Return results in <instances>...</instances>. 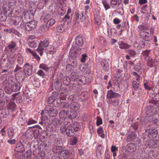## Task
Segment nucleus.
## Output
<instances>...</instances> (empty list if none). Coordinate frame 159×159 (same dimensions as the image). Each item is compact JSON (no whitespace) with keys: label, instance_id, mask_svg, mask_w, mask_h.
Wrapping results in <instances>:
<instances>
[{"label":"nucleus","instance_id":"nucleus-1","mask_svg":"<svg viewBox=\"0 0 159 159\" xmlns=\"http://www.w3.org/2000/svg\"><path fill=\"white\" fill-rule=\"evenodd\" d=\"M80 126L78 122L73 123L67 127L66 134L68 136H71L75 134V132L79 130Z\"/></svg>","mask_w":159,"mask_h":159},{"label":"nucleus","instance_id":"nucleus-2","mask_svg":"<svg viewBox=\"0 0 159 159\" xmlns=\"http://www.w3.org/2000/svg\"><path fill=\"white\" fill-rule=\"evenodd\" d=\"M145 131L143 133V138L145 139H147L149 140L151 138H154L156 137L157 132L155 129H145Z\"/></svg>","mask_w":159,"mask_h":159},{"label":"nucleus","instance_id":"nucleus-3","mask_svg":"<svg viewBox=\"0 0 159 159\" xmlns=\"http://www.w3.org/2000/svg\"><path fill=\"white\" fill-rule=\"evenodd\" d=\"M9 84L12 88L13 91L16 92L20 89V83L16 79L12 78L10 79L7 85Z\"/></svg>","mask_w":159,"mask_h":159},{"label":"nucleus","instance_id":"nucleus-4","mask_svg":"<svg viewBox=\"0 0 159 159\" xmlns=\"http://www.w3.org/2000/svg\"><path fill=\"white\" fill-rule=\"evenodd\" d=\"M49 44V40L47 39H45L43 41L39 42V45L36 51L38 52L41 56H42L43 54V51L44 48H47Z\"/></svg>","mask_w":159,"mask_h":159},{"label":"nucleus","instance_id":"nucleus-5","mask_svg":"<svg viewBox=\"0 0 159 159\" xmlns=\"http://www.w3.org/2000/svg\"><path fill=\"white\" fill-rule=\"evenodd\" d=\"M42 112L48 115L49 116L54 117L56 116L58 113L57 109L53 108L49 105L47 106L45 108L44 110Z\"/></svg>","mask_w":159,"mask_h":159},{"label":"nucleus","instance_id":"nucleus-6","mask_svg":"<svg viewBox=\"0 0 159 159\" xmlns=\"http://www.w3.org/2000/svg\"><path fill=\"white\" fill-rule=\"evenodd\" d=\"M81 49L79 47H72L70 49L69 54L73 58H79L81 53Z\"/></svg>","mask_w":159,"mask_h":159},{"label":"nucleus","instance_id":"nucleus-7","mask_svg":"<svg viewBox=\"0 0 159 159\" xmlns=\"http://www.w3.org/2000/svg\"><path fill=\"white\" fill-rule=\"evenodd\" d=\"M138 29H139L138 32L139 34L147 30L149 31L151 34H153L154 33V29L149 25H145L143 24L140 25L138 26Z\"/></svg>","mask_w":159,"mask_h":159},{"label":"nucleus","instance_id":"nucleus-8","mask_svg":"<svg viewBox=\"0 0 159 159\" xmlns=\"http://www.w3.org/2000/svg\"><path fill=\"white\" fill-rule=\"evenodd\" d=\"M36 25L37 22L34 20H32L25 24V28L27 31H30L34 30Z\"/></svg>","mask_w":159,"mask_h":159},{"label":"nucleus","instance_id":"nucleus-9","mask_svg":"<svg viewBox=\"0 0 159 159\" xmlns=\"http://www.w3.org/2000/svg\"><path fill=\"white\" fill-rule=\"evenodd\" d=\"M33 66L30 65L29 63H26L24 66V72L22 70L20 71L22 73H24L27 74L28 76L30 75L32 73Z\"/></svg>","mask_w":159,"mask_h":159},{"label":"nucleus","instance_id":"nucleus-10","mask_svg":"<svg viewBox=\"0 0 159 159\" xmlns=\"http://www.w3.org/2000/svg\"><path fill=\"white\" fill-rule=\"evenodd\" d=\"M71 156H73L71 152L67 149H64V148L60 152V157L61 159H68Z\"/></svg>","mask_w":159,"mask_h":159},{"label":"nucleus","instance_id":"nucleus-11","mask_svg":"<svg viewBox=\"0 0 159 159\" xmlns=\"http://www.w3.org/2000/svg\"><path fill=\"white\" fill-rule=\"evenodd\" d=\"M7 49L10 52H14L17 49V43L16 42L11 41L7 44Z\"/></svg>","mask_w":159,"mask_h":159},{"label":"nucleus","instance_id":"nucleus-12","mask_svg":"<svg viewBox=\"0 0 159 159\" xmlns=\"http://www.w3.org/2000/svg\"><path fill=\"white\" fill-rule=\"evenodd\" d=\"M139 36L143 40L149 41L152 39L151 35L153 34H151L150 32L147 31V30L140 34Z\"/></svg>","mask_w":159,"mask_h":159},{"label":"nucleus","instance_id":"nucleus-13","mask_svg":"<svg viewBox=\"0 0 159 159\" xmlns=\"http://www.w3.org/2000/svg\"><path fill=\"white\" fill-rule=\"evenodd\" d=\"M2 12L7 17H11L12 14V10L7 6H3Z\"/></svg>","mask_w":159,"mask_h":159},{"label":"nucleus","instance_id":"nucleus-14","mask_svg":"<svg viewBox=\"0 0 159 159\" xmlns=\"http://www.w3.org/2000/svg\"><path fill=\"white\" fill-rule=\"evenodd\" d=\"M16 58L14 57H10L7 58L6 63L4 65V66L6 68H10L13 66L15 63Z\"/></svg>","mask_w":159,"mask_h":159},{"label":"nucleus","instance_id":"nucleus-15","mask_svg":"<svg viewBox=\"0 0 159 159\" xmlns=\"http://www.w3.org/2000/svg\"><path fill=\"white\" fill-rule=\"evenodd\" d=\"M121 0H113L110 2V6L113 9L119 8L120 7Z\"/></svg>","mask_w":159,"mask_h":159},{"label":"nucleus","instance_id":"nucleus-16","mask_svg":"<svg viewBox=\"0 0 159 159\" xmlns=\"http://www.w3.org/2000/svg\"><path fill=\"white\" fill-rule=\"evenodd\" d=\"M154 108L152 105H148L147 106L145 111L146 114L148 117L151 116L153 114Z\"/></svg>","mask_w":159,"mask_h":159},{"label":"nucleus","instance_id":"nucleus-17","mask_svg":"<svg viewBox=\"0 0 159 159\" xmlns=\"http://www.w3.org/2000/svg\"><path fill=\"white\" fill-rule=\"evenodd\" d=\"M120 94L114 92L112 90H110L108 91L107 94V97L109 99L117 98L120 96Z\"/></svg>","mask_w":159,"mask_h":159},{"label":"nucleus","instance_id":"nucleus-18","mask_svg":"<svg viewBox=\"0 0 159 159\" xmlns=\"http://www.w3.org/2000/svg\"><path fill=\"white\" fill-rule=\"evenodd\" d=\"M34 136V131L31 129L27 130L23 134V136H25L28 139H32Z\"/></svg>","mask_w":159,"mask_h":159},{"label":"nucleus","instance_id":"nucleus-19","mask_svg":"<svg viewBox=\"0 0 159 159\" xmlns=\"http://www.w3.org/2000/svg\"><path fill=\"white\" fill-rule=\"evenodd\" d=\"M137 149V147L134 143H129L126 146L127 150L130 152H132L135 151Z\"/></svg>","mask_w":159,"mask_h":159},{"label":"nucleus","instance_id":"nucleus-20","mask_svg":"<svg viewBox=\"0 0 159 159\" xmlns=\"http://www.w3.org/2000/svg\"><path fill=\"white\" fill-rule=\"evenodd\" d=\"M66 115L71 119H74L77 117V113L76 111L70 110L66 112Z\"/></svg>","mask_w":159,"mask_h":159},{"label":"nucleus","instance_id":"nucleus-21","mask_svg":"<svg viewBox=\"0 0 159 159\" xmlns=\"http://www.w3.org/2000/svg\"><path fill=\"white\" fill-rule=\"evenodd\" d=\"M76 44L79 46H82L84 43V40L83 38L80 36H77L75 39Z\"/></svg>","mask_w":159,"mask_h":159},{"label":"nucleus","instance_id":"nucleus-22","mask_svg":"<svg viewBox=\"0 0 159 159\" xmlns=\"http://www.w3.org/2000/svg\"><path fill=\"white\" fill-rule=\"evenodd\" d=\"M101 65L103 70L106 71L109 70V65L108 62L107 60L103 59L101 61Z\"/></svg>","mask_w":159,"mask_h":159},{"label":"nucleus","instance_id":"nucleus-23","mask_svg":"<svg viewBox=\"0 0 159 159\" xmlns=\"http://www.w3.org/2000/svg\"><path fill=\"white\" fill-rule=\"evenodd\" d=\"M24 157L25 159H34L35 156L34 155V154L32 156L31 151L28 150L25 153Z\"/></svg>","mask_w":159,"mask_h":159},{"label":"nucleus","instance_id":"nucleus-24","mask_svg":"<svg viewBox=\"0 0 159 159\" xmlns=\"http://www.w3.org/2000/svg\"><path fill=\"white\" fill-rule=\"evenodd\" d=\"M67 28V26L65 24H63L61 25L58 26L56 28L57 31L60 33L65 31Z\"/></svg>","mask_w":159,"mask_h":159},{"label":"nucleus","instance_id":"nucleus-25","mask_svg":"<svg viewBox=\"0 0 159 159\" xmlns=\"http://www.w3.org/2000/svg\"><path fill=\"white\" fill-rule=\"evenodd\" d=\"M119 47L122 49H128L131 46L123 41L119 42L118 43Z\"/></svg>","mask_w":159,"mask_h":159},{"label":"nucleus","instance_id":"nucleus-26","mask_svg":"<svg viewBox=\"0 0 159 159\" xmlns=\"http://www.w3.org/2000/svg\"><path fill=\"white\" fill-rule=\"evenodd\" d=\"M63 148L61 146H55L52 148V151L55 154H57L61 152Z\"/></svg>","mask_w":159,"mask_h":159},{"label":"nucleus","instance_id":"nucleus-27","mask_svg":"<svg viewBox=\"0 0 159 159\" xmlns=\"http://www.w3.org/2000/svg\"><path fill=\"white\" fill-rule=\"evenodd\" d=\"M15 150L18 152H21L25 151L23 145L21 143H19L16 145Z\"/></svg>","mask_w":159,"mask_h":159},{"label":"nucleus","instance_id":"nucleus-28","mask_svg":"<svg viewBox=\"0 0 159 159\" xmlns=\"http://www.w3.org/2000/svg\"><path fill=\"white\" fill-rule=\"evenodd\" d=\"M70 107L71 110L74 111H78L80 109V106L76 102H72L70 103Z\"/></svg>","mask_w":159,"mask_h":159},{"label":"nucleus","instance_id":"nucleus-29","mask_svg":"<svg viewBox=\"0 0 159 159\" xmlns=\"http://www.w3.org/2000/svg\"><path fill=\"white\" fill-rule=\"evenodd\" d=\"M77 82L80 85L85 84L86 83V78L84 76L81 75L79 77Z\"/></svg>","mask_w":159,"mask_h":159},{"label":"nucleus","instance_id":"nucleus-30","mask_svg":"<svg viewBox=\"0 0 159 159\" xmlns=\"http://www.w3.org/2000/svg\"><path fill=\"white\" fill-rule=\"evenodd\" d=\"M22 18L21 17L17 16L14 19H12L11 21L12 23L15 25H18L20 22Z\"/></svg>","mask_w":159,"mask_h":159},{"label":"nucleus","instance_id":"nucleus-31","mask_svg":"<svg viewBox=\"0 0 159 159\" xmlns=\"http://www.w3.org/2000/svg\"><path fill=\"white\" fill-rule=\"evenodd\" d=\"M84 11H83L80 14V12L79 11H76L75 13V19L76 20H77L79 19H82L84 16Z\"/></svg>","mask_w":159,"mask_h":159},{"label":"nucleus","instance_id":"nucleus-32","mask_svg":"<svg viewBox=\"0 0 159 159\" xmlns=\"http://www.w3.org/2000/svg\"><path fill=\"white\" fill-rule=\"evenodd\" d=\"M29 44L30 47L35 48L38 46H39V42L38 40H34L29 42Z\"/></svg>","mask_w":159,"mask_h":159},{"label":"nucleus","instance_id":"nucleus-33","mask_svg":"<svg viewBox=\"0 0 159 159\" xmlns=\"http://www.w3.org/2000/svg\"><path fill=\"white\" fill-rule=\"evenodd\" d=\"M94 23L95 24L98 25L99 21V12L98 11L94 12Z\"/></svg>","mask_w":159,"mask_h":159},{"label":"nucleus","instance_id":"nucleus-34","mask_svg":"<svg viewBox=\"0 0 159 159\" xmlns=\"http://www.w3.org/2000/svg\"><path fill=\"white\" fill-rule=\"evenodd\" d=\"M7 107L11 111H14L16 107V105L14 102H10L8 105Z\"/></svg>","mask_w":159,"mask_h":159},{"label":"nucleus","instance_id":"nucleus-35","mask_svg":"<svg viewBox=\"0 0 159 159\" xmlns=\"http://www.w3.org/2000/svg\"><path fill=\"white\" fill-rule=\"evenodd\" d=\"M24 18L26 20L30 19L32 17V13L30 11H26L24 13Z\"/></svg>","mask_w":159,"mask_h":159},{"label":"nucleus","instance_id":"nucleus-36","mask_svg":"<svg viewBox=\"0 0 159 159\" xmlns=\"http://www.w3.org/2000/svg\"><path fill=\"white\" fill-rule=\"evenodd\" d=\"M138 122H136L134 123L132 125H131L130 130L131 132L133 133L135 132L138 130Z\"/></svg>","mask_w":159,"mask_h":159},{"label":"nucleus","instance_id":"nucleus-37","mask_svg":"<svg viewBox=\"0 0 159 159\" xmlns=\"http://www.w3.org/2000/svg\"><path fill=\"white\" fill-rule=\"evenodd\" d=\"M39 142L38 140H36L33 141L31 144V147H32L34 148V149H33V151L37 149L39 147Z\"/></svg>","mask_w":159,"mask_h":159},{"label":"nucleus","instance_id":"nucleus-38","mask_svg":"<svg viewBox=\"0 0 159 159\" xmlns=\"http://www.w3.org/2000/svg\"><path fill=\"white\" fill-rule=\"evenodd\" d=\"M120 84L118 81H116L114 83L113 88L115 91L119 90L120 89Z\"/></svg>","mask_w":159,"mask_h":159},{"label":"nucleus","instance_id":"nucleus-39","mask_svg":"<svg viewBox=\"0 0 159 159\" xmlns=\"http://www.w3.org/2000/svg\"><path fill=\"white\" fill-rule=\"evenodd\" d=\"M136 134L133 133L129 134L127 137V140L129 141H131L133 139H136L137 137Z\"/></svg>","mask_w":159,"mask_h":159},{"label":"nucleus","instance_id":"nucleus-40","mask_svg":"<svg viewBox=\"0 0 159 159\" xmlns=\"http://www.w3.org/2000/svg\"><path fill=\"white\" fill-rule=\"evenodd\" d=\"M151 144L152 145L151 146L152 148H156L159 146V140H154L151 142Z\"/></svg>","mask_w":159,"mask_h":159},{"label":"nucleus","instance_id":"nucleus-41","mask_svg":"<svg viewBox=\"0 0 159 159\" xmlns=\"http://www.w3.org/2000/svg\"><path fill=\"white\" fill-rule=\"evenodd\" d=\"M10 86L9 84L7 85V83L6 84V86L4 88L5 92L8 94L11 93L13 91L11 88H10Z\"/></svg>","mask_w":159,"mask_h":159},{"label":"nucleus","instance_id":"nucleus-42","mask_svg":"<svg viewBox=\"0 0 159 159\" xmlns=\"http://www.w3.org/2000/svg\"><path fill=\"white\" fill-rule=\"evenodd\" d=\"M56 48L54 47L49 48H48L47 52L48 53L52 54L56 52Z\"/></svg>","mask_w":159,"mask_h":159},{"label":"nucleus","instance_id":"nucleus-43","mask_svg":"<svg viewBox=\"0 0 159 159\" xmlns=\"http://www.w3.org/2000/svg\"><path fill=\"white\" fill-rule=\"evenodd\" d=\"M39 68L42 69L46 71H48L49 70V68L48 66L45 64H41L40 65Z\"/></svg>","mask_w":159,"mask_h":159},{"label":"nucleus","instance_id":"nucleus-44","mask_svg":"<svg viewBox=\"0 0 159 159\" xmlns=\"http://www.w3.org/2000/svg\"><path fill=\"white\" fill-rule=\"evenodd\" d=\"M78 141V139L77 138L75 137H72L70 139V144L72 145H75Z\"/></svg>","mask_w":159,"mask_h":159},{"label":"nucleus","instance_id":"nucleus-45","mask_svg":"<svg viewBox=\"0 0 159 159\" xmlns=\"http://www.w3.org/2000/svg\"><path fill=\"white\" fill-rule=\"evenodd\" d=\"M55 23V20L53 18L49 19L47 22V26L50 27L52 26Z\"/></svg>","mask_w":159,"mask_h":159},{"label":"nucleus","instance_id":"nucleus-46","mask_svg":"<svg viewBox=\"0 0 159 159\" xmlns=\"http://www.w3.org/2000/svg\"><path fill=\"white\" fill-rule=\"evenodd\" d=\"M127 52L130 57H135L136 54V52L133 50L130 49L128 50L127 51Z\"/></svg>","mask_w":159,"mask_h":159},{"label":"nucleus","instance_id":"nucleus-47","mask_svg":"<svg viewBox=\"0 0 159 159\" xmlns=\"http://www.w3.org/2000/svg\"><path fill=\"white\" fill-rule=\"evenodd\" d=\"M139 84L136 81H133L132 82V87L135 91H137L139 87Z\"/></svg>","mask_w":159,"mask_h":159},{"label":"nucleus","instance_id":"nucleus-48","mask_svg":"<svg viewBox=\"0 0 159 159\" xmlns=\"http://www.w3.org/2000/svg\"><path fill=\"white\" fill-rule=\"evenodd\" d=\"M147 65L150 67H152L154 65V61L152 58L149 57L147 61Z\"/></svg>","mask_w":159,"mask_h":159},{"label":"nucleus","instance_id":"nucleus-49","mask_svg":"<svg viewBox=\"0 0 159 159\" xmlns=\"http://www.w3.org/2000/svg\"><path fill=\"white\" fill-rule=\"evenodd\" d=\"M61 106L62 108H67L69 107V104L65 102H62L61 103Z\"/></svg>","mask_w":159,"mask_h":159},{"label":"nucleus","instance_id":"nucleus-50","mask_svg":"<svg viewBox=\"0 0 159 159\" xmlns=\"http://www.w3.org/2000/svg\"><path fill=\"white\" fill-rule=\"evenodd\" d=\"M102 3L104 7L106 10L109 9L110 8V6L108 3L107 2V1L105 0H102Z\"/></svg>","mask_w":159,"mask_h":159},{"label":"nucleus","instance_id":"nucleus-51","mask_svg":"<svg viewBox=\"0 0 159 159\" xmlns=\"http://www.w3.org/2000/svg\"><path fill=\"white\" fill-rule=\"evenodd\" d=\"M44 153L42 152H40L38 153L36 156V159H43L44 158Z\"/></svg>","mask_w":159,"mask_h":159},{"label":"nucleus","instance_id":"nucleus-52","mask_svg":"<svg viewBox=\"0 0 159 159\" xmlns=\"http://www.w3.org/2000/svg\"><path fill=\"white\" fill-rule=\"evenodd\" d=\"M154 123L152 121H148L145 124V126L147 128V129H148V127L151 128L152 126Z\"/></svg>","mask_w":159,"mask_h":159},{"label":"nucleus","instance_id":"nucleus-53","mask_svg":"<svg viewBox=\"0 0 159 159\" xmlns=\"http://www.w3.org/2000/svg\"><path fill=\"white\" fill-rule=\"evenodd\" d=\"M71 76L72 79L74 80L75 81H76V82L79 77L78 75H77V74L75 73H72L71 74Z\"/></svg>","mask_w":159,"mask_h":159},{"label":"nucleus","instance_id":"nucleus-54","mask_svg":"<svg viewBox=\"0 0 159 159\" xmlns=\"http://www.w3.org/2000/svg\"><path fill=\"white\" fill-rule=\"evenodd\" d=\"M149 102L151 104H154L155 106H157L158 105V108L159 109V102H158V100L156 101L154 99H153L150 100Z\"/></svg>","mask_w":159,"mask_h":159},{"label":"nucleus","instance_id":"nucleus-55","mask_svg":"<svg viewBox=\"0 0 159 159\" xmlns=\"http://www.w3.org/2000/svg\"><path fill=\"white\" fill-rule=\"evenodd\" d=\"M9 137L10 139H12L14 134V130L12 129H10L9 130L8 132Z\"/></svg>","mask_w":159,"mask_h":159},{"label":"nucleus","instance_id":"nucleus-56","mask_svg":"<svg viewBox=\"0 0 159 159\" xmlns=\"http://www.w3.org/2000/svg\"><path fill=\"white\" fill-rule=\"evenodd\" d=\"M67 128V127L65 125H62L60 127V130L61 132L62 133H66Z\"/></svg>","mask_w":159,"mask_h":159},{"label":"nucleus","instance_id":"nucleus-57","mask_svg":"<svg viewBox=\"0 0 159 159\" xmlns=\"http://www.w3.org/2000/svg\"><path fill=\"white\" fill-rule=\"evenodd\" d=\"M140 154V156L142 158V159H149L148 158H147V156L145 155H143L144 154L145 155V152L143 153V151L141 150L140 152H139Z\"/></svg>","mask_w":159,"mask_h":159},{"label":"nucleus","instance_id":"nucleus-58","mask_svg":"<svg viewBox=\"0 0 159 159\" xmlns=\"http://www.w3.org/2000/svg\"><path fill=\"white\" fill-rule=\"evenodd\" d=\"M17 61L20 65H22L24 62L23 58L21 56H19L17 59Z\"/></svg>","mask_w":159,"mask_h":159},{"label":"nucleus","instance_id":"nucleus-59","mask_svg":"<svg viewBox=\"0 0 159 159\" xmlns=\"http://www.w3.org/2000/svg\"><path fill=\"white\" fill-rule=\"evenodd\" d=\"M37 122V121L36 120H34L32 118H30L28 120L27 125H29L32 124H35Z\"/></svg>","mask_w":159,"mask_h":159},{"label":"nucleus","instance_id":"nucleus-60","mask_svg":"<svg viewBox=\"0 0 159 159\" xmlns=\"http://www.w3.org/2000/svg\"><path fill=\"white\" fill-rule=\"evenodd\" d=\"M87 68V66L84 64L81 65L80 67V70L83 72L85 71L86 70Z\"/></svg>","mask_w":159,"mask_h":159},{"label":"nucleus","instance_id":"nucleus-61","mask_svg":"<svg viewBox=\"0 0 159 159\" xmlns=\"http://www.w3.org/2000/svg\"><path fill=\"white\" fill-rule=\"evenodd\" d=\"M100 43L102 44V46H104L106 43V41L105 39L103 37H100Z\"/></svg>","mask_w":159,"mask_h":159},{"label":"nucleus","instance_id":"nucleus-62","mask_svg":"<svg viewBox=\"0 0 159 159\" xmlns=\"http://www.w3.org/2000/svg\"><path fill=\"white\" fill-rule=\"evenodd\" d=\"M149 83L148 82H146L143 84V86L145 89L148 90H150L151 89V88L148 86Z\"/></svg>","mask_w":159,"mask_h":159},{"label":"nucleus","instance_id":"nucleus-63","mask_svg":"<svg viewBox=\"0 0 159 159\" xmlns=\"http://www.w3.org/2000/svg\"><path fill=\"white\" fill-rule=\"evenodd\" d=\"M37 74L39 76L43 77L45 76V73L42 70H39L37 72Z\"/></svg>","mask_w":159,"mask_h":159},{"label":"nucleus","instance_id":"nucleus-64","mask_svg":"<svg viewBox=\"0 0 159 159\" xmlns=\"http://www.w3.org/2000/svg\"><path fill=\"white\" fill-rule=\"evenodd\" d=\"M66 95L64 92L60 93V98L62 100H65L66 98Z\"/></svg>","mask_w":159,"mask_h":159}]
</instances>
